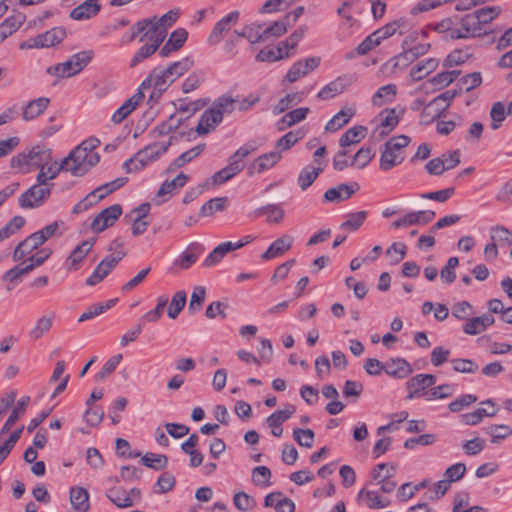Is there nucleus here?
Masks as SVG:
<instances>
[{
  "instance_id": "49530a36",
  "label": "nucleus",
  "mask_w": 512,
  "mask_h": 512,
  "mask_svg": "<svg viewBox=\"0 0 512 512\" xmlns=\"http://www.w3.org/2000/svg\"><path fill=\"white\" fill-rule=\"evenodd\" d=\"M116 302H117V299H110V300H107L104 303L93 304L92 306L87 308V310L85 312H83L81 314V316L78 319V322H83V321H86V320H90V319H92V318H94L96 316L101 315L105 311H107L110 308H112L115 305Z\"/></svg>"
},
{
  "instance_id": "37998d69",
  "label": "nucleus",
  "mask_w": 512,
  "mask_h": 512,
  "mask_svg": "<svg viewBox=\"0 0 512 512\" xmlns=\"http://www.w3.org/2000/svg\"><path fill=\"white\" fill-rule=\"evenodd\" d=\"M365 499L370 509H381L389 505V500L382 499L376 491L361 489L358 493V500Z\"/></svg>"
},
{
  "instance_id": "4468645a",
  "label": "nucleus",
  "mask_w": 512,
  "mask_h": 512,
  "mask_svg": "<svg viewBox=\"0 0 512 512\" xmlns=\"http://www.w3.org/2000/svg\"><path fill=\"white\" fill-rule=\"evenodd\" d=\"M359 189L360 186L357 182L341 183L326 190L324 200L327 202H342L351 198Z\"/></svg>"
},
{
  "instance_id": "5fc2aeb1",
  "label": "nucleus",
  "mask_w": 512,
  "mask_h": 512,
  "mask_svg": "<svg viewBox=\"0 0 512 512\" xmlns=\"http://www.w3.org/2000/svg\"><path fill=\"white\" fill-rule=\"evenodd\" d=\"M428 388L426 386V380L424 379L423 374H417L407 381V389H408V398L413 399L415 397H422V394L425 389Z\"/></svg>"
},
{
  "instance_id": "ddd939ff",
  "label": "nucleus",
  "mask_w": 512,
  "mask_h": 512,
  "mask_svg": "<svg viewBox=\"0 0 512 512\" xmlns=\"http://www.w3.org/2000/svg\"><path fill=\"white\" fill-rule=\"evenodd\" d=\"M435 216V212L431 210L409 212L403 217L395 220L391 226L398 229L400 227H408L413 225H426L430 223L435 218Z\"/></svg>"
},
{
  "instance_id": "a211bd4d",
  "label": "nucleus",
  "mask_w": 512,
  "mask_h": 512,
  "mask_svg": "<svg viewBox=\"0 0 512 512\" xmlns=\"http://www.w3.org/2000/svg\"><path fill=\"white\" fill-rule=\"evenodd\" d=\"M482 30L480 20H477L476 14L470 13L463 17L458 16V31L461 34L460 39H468L474 37L476 33Z\"/></svg>"
},
{
  "instance_id": "9b49d317",
  "label": "nucleus",
  "mask_w": 512,
  "mask_h": 512,
  "mask_svg": "<svg viewBox=\"0 0 512 512\" xmlns=\"http://www.w3.org/2000/svg\"><path fill=\"white\" fill-rule=\"evenodd\" d=\"M122 214V207L119 204L111 205L103 209L92 221L90 228L96 233L113 226Z\"/></svg>"
},
{
  "instance_id": "393cba45",
  "label": "nucleus",
  "mask_w": 512,
  "mask_h": 512,
  "mask_svg": "<svg viewBox=\"0 0 512 512\" xmlns=\"http://www.w3.org/2000/svg\"><path fill=\"white\" fill-rule=\"evenodd\" d=\"M42 241L37 237L35 233L28 236L26 239L21 241L15 248L13 253V260L20 261L38 247L42 245Z\"/></svg>"
},
{
  "instance_id": "6e6552de",
  "label": "nucleus",
  "mask_w": 512,
  "mask_h": 512,
  "mask_svg": "<svg viewBox=\"0 0 512 512\" xmlns=\"http://www.w3.org/2000/svg\"><path fill=\"white\" fill-rule=\"evenodd\" d=\"M173 81L168 78L165 69L154 68L146 79L141 83V88H151L153 91L150 95V100L158 99L169 88Z\"/></svg>"
},
{
  "instance_id": "a19ab883",
  "label": "nucleus",
  "mask_w": 512,
  "mask_h": 512,
  "mask_svg": "<svg viewBox=\"0 0 512 512\" xmlns=\"http://www.w3.org/2000/svg\"><path fill=\"white\" fill-rule=\"evenodd\" d=\"M367 128L364 126H354L346 130V132L340 137L339 145L341 147H347L355 145L365 138Z\"/></svg>"
},
{
  "instance_id": "680f3d73",
  "label": "nucleus",
  "mask_w": 512,
  "mask_h": 512,
  "mask_svg": "<svg viewBox=\"0 0 512 512\" xmlns=\"http://www.w3.org/2000/svg\"><path fill=\"white\" fill-rule=\"evenodd\" d=\"M207 105V100L205 99H197L191 102H185V100H178L177 111L179 113H185L187 116L185 118H189L193 116L196 112L201 110L204 106Z\"/></svg>"
},
{
  "instance_id": "09e8293b",
  "label": "nucleus",
  "mask_w": 512,
  "mask_h": 512,
  "mask_svg": "<svg viewBox=\"0 0 512 512\" xmlns=\"http://www.w3.org/2000/svg\"><path fill=\"white\" fill-rule=\"evenodd\" d=\"M41 48L50 47L61 42L65 37V31L61 28H52L45 33L37 35Z\"/></svg>"
},
{
  "instance_id": "a878e982",
  "label": "nucleus",
  "mask_w": 512,
  "mask_h": 512,
  "mask_svg": "<svg viewBox=\"0 0 512 512\" xmlns=\"http://www.w3.org/2000/svg\"><path fill=\"white\" fill-rule=\"evenodd\" d=\"M30 402L29 396H23L18 402L17 405L13 408L10 416L2 426L0 430V439L8 433L14 424L24 415L26 408Z\"/></svg>"
},
{
  "instance_id": "79ce46f5",
  "label": "nucleus",
  "mask_w": 512,
  "mask_h": 512,
  "mask_svg": "<svg viewBox=\"0 0 512 512\" xmlns=\"http://www.w3.org/2000/svg\"><path fill=\"white\" fill-rule=\"evenodd\" d=\"M127 181H128L127 177L116 178L113 181L103 184V185L99 186L98 188H96L95 190H93L91 192V195H97V201H100V200L104 199L106 196H108L109 194L113 193L117 189L124 186L127 183Z\"/></svg>"
},
{
  "instance_id": "6e6d98bb",
  "label": "nucleus",
  "mask_w": 512,
  "mask_h": 512,
  "mask_svg": "<svg viewBox=\"0 0 512 512\" xmlns=\"http://www.w3.org/2000/svg\"><path fill=\"white\" fill-rule=\"evenodd\" d=\"M304 137V133L302 130L289 131L284 136H282L276 142L275 148L281 151H285L294 146L299 140Z\"/></svg>"
},
{
  "instance_id": "f704fd0d",
  "label": "nucleus",
  "mask_w": 512,
  "mask_h": 512,
  "mask_svg": "<svg viewBox=\"0 0 512 512\" xmlns=\"http://www.w3.org/2000/svg\"><path fill=\"white\" fill-rule=\"evenodd\" d=\"M50 103L49 98L40 97L35 100L30 101L23 110V119L25 121H30L41 114L47 109Z\"/></svg>"
},
{
  "instance_id": "864d4df0",
  "label": "nucleus",
  "mask_w": 512,
  "mask_h": 512,
  "mask_svg": "<svg viewBox=\"0 0 512 512\" xmlns=\"http://www.w3.org/2000/svg\"><path fill=\"white\" fill-rule=\"evenodd\" d=\"M484 432L491 436V443L496 444L512 435V428L508 425H490Z\"/></svg>"
},
{
  "instance_id": "bb28decb",
  "label": "nucleus",
  "mask_w": 512,
  "mask_h": 512,
  "mask_svg": "<svg viewBox=\"0 0 512 512\" xmlns=\"http://www.w3.org/2000/svg\"><path fill=\"white\" fill-rule=\"evenodd\" d=\"M434 30L445 34L446 39L458 40L461 37L458 31V16L447 17L434 25Z\"/></svg>"
},
{
  "instance_id": "2f4dec72",
  "label": "nucleus",
  "mask_w": 512,
  "mask_h": 512,
  "mask_svg": "<svg viewBox=\"0 0 512 512\" xmlns=\"http://www.w3.org/2000/svg\"><path fill=\"white\" fill-rule=\"evenodd\" d=\"M494 323L490 315H482L469 319L463 326V331L469 335H477Z\"/></svg>"
},
{
  "instance_id": "4d7b16f0",
  "label": "nucleus",
  "mask_w": 512,
  "mask_h": 512,
  "mask_svg": "<svg viewBox=\"0 0 512 512\" xmlns=\"http://www.w3.org/2000/svg\"><path fill=\"white\" fill-rule=\"evenodd\" d=\"M53 317L54 315L52 314L51 316H42L40 319H38L35 326L30 330L29 336L33 340H38L41 338L51 329Z\"/></svg>"
},
{
  "instance_id": "13d9d810",
  "label": "nucleus",
  "mask_w": 512,
  "mask_h": 512,
  "mask_svg": "<svg viewBox=\"0 0 512 512\" xmlns=\"http://www.w3.org/2000/svg\"><path fill=\"white\" fill-rule=\"evenodd\" d=\"M271 476V470L266 466H257L252 470V482L259 487H269Z\"/></svg>"
},
{
  "instance_id": "774afa93",
  "label": "nucleus",
  "mask_w": 512,
  "mask_h": 512,
  "mask_svg": "<svg viewBox=\"0 0 512 512\" xmlns=\"http://www.w3.org/2000/svg\"><path fill=\"white\" fill-rule=\"evenodd\" d=\"M295 411L296 408L293 405L287 406L284 410H277L267 418V423L269 426H281Z\"/></svg>"
},
{
  "instance_id": "7ed1b4c3",
  "label": "nucleus",
  "mask_w": 512,
  "mask_h": 512,
  "mask_svg": "<svg viewBox=\"0 0 512 512\" xmlns=\"http://www.w3.org/2000/svg\"><path fill=\"white\" fill-rule=\"evenodd\" d=\"M411 139L407 135H398L391 137L385 142L381 150L379 167L382 171H389L400 165L404 159V148H406Z\"/></svg>"
},
{
  "instance_id": "4be33fe9",
  "label": "nucleus",
  "mask_w": 512,
  "mask_h": 512,
  "mask_svg": "<svg viewBox=\"0 0 512 512\" xmlns=\"http://www.w3.org/2000/svg\"><path fill=\"white\" fill-rule=\"evenodd\" d=\"M351 85V80L347 76H341L331 81L329 84L324 86L317 97L321 100H327L335 97L336 95L342 93L348 86Z\"/></svg>"
},
{
  "instance_id": "603ef678",
  "label": "nucleus",
  "mask_w": 512,
  "mask_h": 512,
  "mask_svg": "<svg viewBox=\"0 0 512 512\" xmlns=\"http://www.w3.org/2000/svg\"><path fill=\"white\" fill-rule=\"evenodd\" d=\"M367 215V211L350 213L347 215V220L340 225V228L342 230L357 231L365 222Z\"/></svg>"
},
{
  "instance_id": "dca6fc26",
  "label": "nucleus",
  "mask_w": 512,
  "mask_h": 512,
  "mask_svg": "<svg viewBox=\"0 0 512 512\" xmlns=\"http://www.w3.org/2000/svg\"><path fill=\"white\" fill-rule=\"evenodd\" d=\"M280 151H271L257 157L248 168V174L262 173L276 165L281 159Z\"/></svg>"
},
{
  "instance_id": "412c9836",
  "label": "nucleus",
  "mask_w": 512,
  "mask_h": 512,
  "mask_svg": "<svg viewBox=\"0 0 512 512\" xmlns=\"http://www.w3.org/2000/svg\"><path fill=\"white\" fill-rule=\"evenodd\" d=\"M188 37V32L184 28H178L174 30L167 42L160 49L159 54L161 57H167L170 53L178 51L184 43L186 42Z\"/></svg>"
},
{
  "instance_id": "423d86ee",
  "label": "nucleus",
  "mask_w": 512,
  "mask_h": 512,
  "mask_svg": "<svg viewBox=\"0 0 512 512\" xmlns=\"http://www.w3.org/2000/svg\"><path fill=\"white\" fill-rule=\"evenodd\" d=\"M169 147V143H154L144 147L134 154L123 164V169L127 173L137 172L155 161L160 155L164 154Z\"/></svg>"
},
{
  "instance_id": "bf43d9fd",
  "label": "nucleus",
  "mask_w": 512,
  "mask_h": 512,
  "mask_svg": "<svg viewBox=\"0 0 512 512\" xmlns=\"http://www.w3.org/2000/svg\"><path fill=\"white\" fill-rule=\"evenodd\" d=\"M186 292L183 290L177 291L171 299L170 305L168 307V316L171 319L177 318L182 309L186 304Z\"/></svg>"
},
{
  "instance_id": "1a4fd4ad",
  "label": "nucleus",
  "mask_w": 512,
  "mask_h": 512,
  "mask_svg": "<svg viewBox=\"0 0 512 512\" xmlns=\"http://www.w3.org/2000/svg\"><path fill=\"white\" fill-rule=\"evenodd\" d=\"M50 187L33 185L19 197V206L23 209H33L42 206L51 195Z\"/></svg>"
},
{
  "instance_id": "69168bd1",
  "label": "nucleus",
  "mask_w": 512,
  "mask_h": 512,
  "mask_svg": "<svg viewBox=\"0 0 512 512\" xmlns=\"http://www.w3.org/2000/svg\"><path fill=\"white\" fill-rule=\"evenodd\" d=\"M470 57L471 54L468 53L466 50L455 49L447 55L443 62V66L450 68L453 66L461 65L465 63Z\"/></svg>"
},
{
  "instance_id": "2eb2a0df",
  "label": "nucleus",
  "mask_w": 512,
  "mask_h": 512,
  "mask_svg": "<svg viewBox=\"0 0 512 512\" xmlns=\"http://www.w3.org/2000/svg\"><path fill=\"white\" fill-rule=\"evenodd\" d=\"M240 13L235 10L228 15L222 17L213 27V30L208 38V41L212 45L218 44L224 33H227L232 25H235L239 20Z\"/></svg>"
},
{
  "instance_id": "58836bf2",
  "label": "nucleus",
  "mask_w": 512,
  "mask_h": 512,
  "mask_svg": "<svg viewBox=\"0 0 512 512\" xmlns=\"http://www.w3.org/2000/svg\"><path fill=\"white\" fill-rule=\"evenodd\" d=\"M188 179H189L188 175H186L184 173H180L173 180L164 181L161 184L159 190L157 191L156 196L158 198H163L167 195L171 196L174 191L182 188L187 183Z\"/></svg>"
},
{
  "instance_id": "c85d7f7f",
  "label": "nucleus",
  "mask_w": 512,
  "mask_h": 512,
  "mask_svg": "<svg viewBox=\"0 0 512 512\" xmlns=\"http://www.w3.org/2000/svg\"><path fill=\"white\" fill-rule=\"evenodd\" d=\"M106 497L118 508L134 506V499L123 487H112L106 491Z\"/></svg>"
},
{
  "instance_id": "b1692460",
  "label": "nucleus",
  "mask_w": 512,
  "mask_h": 512,
  "mask_svg": "<svg viewBox=\"0 0 512 512\" xmlns=\"http://www.w3.org/2000/svg\"><path fill=\"white\" fill-rule=\"evenodd\" d=\"M25 15L18 12L15 13L0 23V44L15 33L25 22Z\"/></svg>"
},
{
  "instance_id": "e2e57ef3",
  "label": "nucleus",
  "mask_w": 512,
  "mask_h": 512,
  "mask_svg": "<svg viewBox=\"0 0 512 512\" xmlns=\"http://www.w3.org/2000/svg\"><path fill=\"white\" fill-rule=\"evenodd\" d=\"M25 225V219L22 216H14L1 230L0 243L14 235Z\"/></svg>"
},
{
  "instance_id": "9d476101",
  "label": "nucleus",
  "mask_w": 512,
  "mask_h": 512,
  "mask_svg": "<svg viewBox=\"0 0 512 512\" xmlns=\"http://www.w3.org/2000/svg\"><path fill=\"white\" fill-rule=\"evenodd\" d=\"M124 251H119L117 255L106 256L94 269L93 273L86 279V284L94 286L100 283L112 269L125 257Z\"/></svg>"
},
{
  "instance_id": "0e129e2a",
  "label": "nucleus",
  "mask_w": 512,
  "mask_h": 512,
  "mask_svg": "<svg viewBox=\"0 0 512 512\" xmlns=\"http://www.w3.org/2000/svg\"><path fill=\"white\" fill-rule=\"evenodd\" d=\"M122 358L123 357H122L121 354H116V355L110 357L105 362V364L103 365L101 370L96 374L95 380L98 381V382L99 381H103L108 376H110L115 371L116 367L119 365V363L121 362Z\"/></svg>"
},
{
  "instance_id": "473e14b6",
  "label": "nucleus",
  "mask_w": 512,
  "mask_h": 512,
  "mask_svg": "<svg viewBox=\"0 0 512 512\" xmlns=\"http://www.w3.org/2000/svg\"><path fill=\"white\" fill-rule=\"evenodd\" d=\"M70 503L76 511L87 512L90 508L88 491L82 487H72L70 489Z\"/></svg>"
},
{
  "instance_id": "aec40b11",
  "label": "nucleus",
  "mask_w": 512,
  "mask_h": 512,
  "mask_svg": "<svg viewBox=\"0 0 512 512\" xmlns=\"http://www.w3.org/2000/svg\"><path fill=\"white\" fill-rule=\"evenodd\" d=\"M100 9L101 5L98 0H85L70 12V17L77 21L88 20L96 16Z\"/></svg>"
},
{
  "instance_id": "c756f323",
  "label": "nucleus",
  "mask_w": 512,
  "mask_h": 512,
  "mask_svg": "<svg viewBox=\"0 0 512 512\" xmlns=\"http://www.w3.org/2000/svg\"><path fill=\"white\" fill-rule=\"evenodd\" d=\"M439 61L436 58H428L418 62L411 70L410 76L413 82H417L425 78L427 75L436 70Z\"/></svg>"
},
{
  "instance_id": "5701e85b",
  "label": "nucleus",
  "mask_w": 512,
  "mask_h": 512,
  "mask_svg": "<svg viewBox=\"0 0 512 512\" xmlns=\"http://www.w3.org/2000/svg\"><path fill=\"white\" fill-rule=\"evenodd\" d=\"M95 243L94 239L86 240L77 245L66 260V267L70 271L78 269V265L90 252Z\"/></svg>"
},
{
  "instance_id": "3c124183",
  "label": "nucleus",
  "mask_w": 512,
  "mask_h": 512,
  "mask_svg": "<svg viewBox=\"0 0 512 512\" xmlns=\"http://www.w3.org/2000/svg\"><path fill=\"white\" fill-rule=\"evenodd\" d=\"M324 170L322 166L315 168L305 167L298 176V184L302 190H306L317 179L319 174Z\"/></svg>"
},
{
  "instance_id": "7c9ffc66",
  "label": "nucleus",
  "mask_w": 512,
  "mask_h": 512,
  "mask_svg": "<svg viewBox=\"0 0 512 512\" xmlns=\"http://www.w3.org/2000/svg\"><path fill=\"white\" fill-rule=\"evenodd\" d=\"M379 116L381 122L374 130V133H378L379 136L383 137L388 135L398 125L399 118L394 109L384 110Z\"/></svg>"
},
{
  "instance_id": "0eeeda50",
  "label": "nucleus",
  "mask_w": 512,
  "mask_h": 512,
  "mask_svg": "<svg viewBox=\"0 0 512 512\" xmlns=\"http://www.w3.org/2000/svg\"><path fill=\"white\" fill-rule=\"evenodd\" d=\"M255 150L251 145L241 146L233 155L229 157L227 166L214 173L212 176L214 184H223L232 179L244 168L243 159Z\"/></svg>"
},
{
  "instance_id": "c9c22d12",
  "label": "nucleus",
  "mask_w": 512,
  "mask_h": 512,
  "mask_svg": "<svg viewBox=\"0 0 512 512\" xmlns=\"http://www.w3.org/2000/svg\"><path fill=\"white\" fill-rule=\"evenodd\" d=\"M355 110L353 108H343L336 115L328 121L325 126L327 132H336L344 127L350 119L354 116Z\"/></svg>"
},
{
  "instance_id": "338daca9",
  "label": "nucleus",
  "mask_w": 512,
  "mask_h": 512,
  "mask_svg": "<svg viewBox=\"0 0 512 512\" xmlns=\"http://www.w3.org/2000/svg\"><path fill=\"white\" fill-rule=\"evenodd\" d=\"M507 114V109L504 104L500 101L495 102L490 110L491 128L493 130H497L501 123L505 120Z\"/></svg>"
},
{
  "instance_id": "f03ea898",
  "label": "nucleus",
  "mask_w": 512,
  "mask_h": 512,
  "mask_svg": "<svg viewBox=\"0 0 512 512\" xmlns=\"http://www.w3.org/2000/svg\"><path fill=\"white\" fill-rule=\"evenodd\" d=\"M52 161V149L46 145H35L26 148L10 160L12 168H19L22 173H30L45 168Z\"/></svg>"
},
{
  "instance_id": "8fccbe9b",
  "label": "nucleus",
  "mask_w": 512,
  "mask_h": 512,
  "mask_svg": "<svg viewBox=\"0 0 512 512\" xmlns=\"http://www.w3.org/2000/svg\"><path fill=\"white\" fill-rule=\"evenodd\" d=\"M228 202L227 197H216L205 202L199 212L202 217L211 216L216 212L223 211Z\"/></svg>"
},
{
  "instance_id": "f257e3e1",
  "label": "nucleus",
  "mask_w": 512,
  "mask_h": 512,
  "mask_svg": "<svg viewBox=\"0 0 512 512\" xmlns=\"http://www.w3.org/2000/svg\"><path fill=\"white\" fill-rule=\"evenodd\" d=\"M237 100L231 95L224 94L218 97L200 117L196 132L206 135L215 130L222 122L224 114H231L236 109Z\"/></svg>"
},
{
  "instance_id": "72a5a7b5",
  "label": "nucleus",
  "mask_w": 512,
  "mask_h": 512,
  "mask_svg": "<svg viewBox=\"0 0 512 512\" xmlns=\"http://www.w3.org/2000/svg\"><path fill=\"white\" fill-rule=\"evenodd\" d=\"M310 109L301 107L286 113L277 123L276 127L279 131H284L288 127L304 120L309 113Z\"/></svg>"
},
{
  "instance_id": "a18cd8bd",
  "label": "nucleus",
  "mask_w": 512,
  "mask_h": 512,
  "mask_svg": "<svg viewBox=\"0 0 512 512\" xmlns=\"http://www.w3.org/2000/svg\"><path fill=\"white\" fill-rule=\"evenodd\" d=\"M304 95V92L287 94L285 97L281 98L279 102L273 107V114L279 115L281 113H284L291 106L300 103L303 100Z\"/></svg>"
},
{
  "instance_id": "ea45409f",
  "label": "nucleus",
  "mask_w": 512,
  "mask_h": 512,
  "mask_svg": "<svg viewBox=\"0 0 512 512\" xmlns=\"http://www.w3.org/2000/svg\"><path fill=\"white\" fill-rule=\"evenodd\" d=\"M397 94V86L388 84L380 87L372 96L371 102L374 106L381 107L386 103L392 102Z\"/></svg>"
},
{
  "instance_id": "39448f33",
  "label": "nucleus",
  "mask_w": 512,
  "mask_h": 512,
  "mask_svg": "<svg viewBox=\"0 0 512 512\" xmlns=\"http://www.w3.org/2000/svg\"><path fill=\"white\" fill-rule=\"evenodd\" d=\"M100 161L98 153H87L82 147H75L67 157L64 164L67 165V172L76 177L84 176L89 170Z\"/></svg>"
},
{
  "instance_id": "4c0bfd02",
  "label": "nucleus",
  "mask_w": 512,
  "mask_h": 512,
  "mask_svg": "<svg viewBox=\"0 0 512 512\" xmlns=\"http://www.w3.org/2000/svg\"><path fill=\"white\" fill-rule=\"evenodd\" d=\"M194 65V61L190 57H185L179 61H175L165 68L168 78L173 82L188 72Z\"/></svg>"
},
{
  "instance_id": "6ab92c4d",
  "label": "nucleus",
  "mask_w": 512,
  "mask_h": 512,
  "mask_svg": "<svg viewBox=\"0 0 512 512\" xmlns=\"http://www.w3.org/2000/svg\"><path fill=\"white\" fill-rule=\"evenodd\" d=\"M384 365V371L394 378H405L412 373L411 365L404 358H391Z\"/></svg>"
},
{
  "instance_id": "e433bc0d",
  "label": "nucleus",
  "mask_w": 512,
  "mask_h": 512,
  "mask_svg": "<svg viewBox=\"0 0 512 512\" xmlns=\"http://www.w3.org/2000/svg\"><path fill=\"white\" fill-rule=\"evenodd\" d=\"M149 42L150 43L144 44L135 52L133 58L131 59L130 67H135L145 59L152 56L159 49L163 41H161L160 37H157L154 41Z\"/></svg>"
},
{
  "instance_id": "f3484780",
  "label": "nucleus",
  "mask_w": 512,
  "mask_h": 512,
  "mask_svg": "<svg viewBox=\"0 0 512 512\" xmlns=\"http://www.w3.org/2000/svg\"><path fill=\"white\" fill-rule=\"evenodd\" d=\"M294 238L291 235L285 234L276 239L268 249L261 255L263 260H271L276 257L282 256L291 249Z\"/></svg>"
},
{
  "instance_id": "20e7f679",
  "label": "nucleus",
  "mask_w": 512,
  "mask_h": 512,
  "mask_svg": "<svg viewBox=\"0 0 512 512\" xmlns=\"http://www.w3.org/2000/svg\"><path fill=\"white\" fill-rule=\"evenodd\" d=\"M92 50L80 51L73 54L67 61L49 66L46 70L48 74L58 78H69L80 73L92 60Z\"/></svg>"
},
{
  "instance_id": "cd10ccee",
  "label": "nucleus",
  "mask_w": 512,
  "mask_h": 512,
  "mask_svg": "<svg viewBox=\"0 0 512 512\" xmlns=\"http://www.w3.org/2000/svg\"><path fill=\"white\" fill-rule=\"evenodd\" d=\"M138 25L142 27L139 40L142 42L145 39L154 41L155 38L160 37L161 41H164V31L157 29L156 16L148 19H142L138 21Z\"/></svg>"
},
{
  "instance_id": "f8f14e48",
  "label": "nucleus",
  "mask_w": 512,
  "mask_h": 512,
  "mask_svg": "<svg viewBox=\"0 0 512 512\" xmlns=\"http://www.w3.org/2000/svg\"><path fill=\"white\" fill-rule=\"evenodd\" d=\"M321 62L320 57H309L295 62L288 70L285 80L289 83H294L300 78L307 75L309 72L315 70Z\"/></svg>"
},
{
  "instance_id": "052dcab7",
  "label": "nucleus",
  "mask_w": 512,
  "mask_h": 512,
  "mask_svg": "<svg viewBox=\"0 0 512 512\" xmlns=\"http://www.w3.org/2000/svg\"><path fill=\"white\" fill-rule=\"evenodd\" d=\"M454 393V388L451 384H442L437 387H432L429 391L422 394L427 401L434 399H444L450 397Z\"/></svg>"
},
{
  "instance_id": "de8ad7c7",
  "label": "nucleus",
  "mask_w": 512,
  "mask_h": 512,
  "mask_svg": "<svg viewBox=\"0 0 512 512\" xmlns=\"http://www.w3.org/2000/svg\"><path fill=\"white\" fill-rule=\"evenodd\" d=\"M142 465L156 471L164 470L168 465V458L166 455L146 453L141 458Z\"/></svg>"
},
{
  "instance_id": "c03bdc74",
  "label": "nucleus",
  "mask_w": 512,
  "mask_h": 512,
  "mask_svg": "<svg viewBox=\"0 0 512 512\" xmlns=\"http://www.w3.org/2000/svg\"><path fill=\"white\" fill-rule=\"evenodd\" d=\"M491 240L501 247H508L512 243V231L508 228L496 225L490 229Z\"/></svg>"
}]
</instances>
